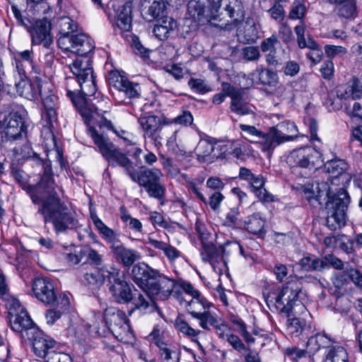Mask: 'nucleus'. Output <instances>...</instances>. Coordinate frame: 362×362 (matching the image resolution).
Returning a JSON list of instances; mask_svg holds the SVG:
<instances>
[{"mask_svg": "<svg viewBox=\"0 0 362 362\" xmlns=\"http://www.w3.org/2000/svg\"><path fill=\"white\" fill-rule=\"evenodd\" d=\"M26 138L24 141L18 140L12 144H16L13 152L16 156L31 159L42 168L43 173L39 182L27 188L32 202L38 205L37 214L42 216L45 223H52L57 233L76 228L78 221L75 211L68 207L56 191L57 185L54 181L51 161L40 158L33 151Z\"/></svg>", "mask_w": 362, "mask_h": 362, "instance_id": "1", "label": "nucleus"}, {"mask_svg": "<svg viewBox=\"0 0 362 362\" xmlns=\"http://www.w3.org/2000/svg\"><path fill=\"white\" fill-rule=\"evenodd\" d=\"M90 134L95 144L106 160L110 163L115 161L117 165L124 168L125 173L132 180L144 187L151 197L159 200L164 197L165 187L160 182L163 174L159 169L141 168L136 172L132 160L108 139L98 134L93 128L90 129Z\"/></svg>", "mask_w": 362, "mask_h": 362, "instance_id": "2", "label": "nucleus"}, {"mask_svg": "<svg viewBox=\"0 0 362 362\" xmlns=\"http://www.w3.org/2000/svg\"><path fill=\"white\" fill-rule=\"evenodd\" d=\"M305 199L316 207L325 202L326 224L331 230L341 228L346 223V211L350 203V197L346 189L340 188L332 192L327 182L316 183L312 189L305 190Z\"/></svg>", "mask_w": 362, "mask_h": 362, "instance_id": "3", "label": "nucleus"}, {"mask_svg": "<svg viewBox=\"0 0 362 362\" xmlns=\"http://www.w3.org/2000/svg\"><path fill=\"white\" fill-rule=\"evenodd\" d=\"M134 282L151 298L165 300L172 294L175 281L144 263L135 264L132 269Z\"/></svg>", "mask_w": 362, "mask_h": 362, "instance_id": "4", "label": "nucleus"}, {"mask_svg": "<svg viewBox=\"0 0 362 362\" xmlns=\"http://www.w3.org/2000/svg\"><path fill=\"white\" fill-rule=\"evenodd\" d=\"M78 85L81 88V95H76V93L71 90L67 91V95L71 100L73 104L83 118L85 123L88 127L89 134L91 136V128H93L98 134L95 125H97L100 129L103 127L110 129L112 126L111 122L107 120L97 107L89 105L85 98V96L94 95L97 90L94 76L82 81L81 83H78Z\"/></svg>", "mask_w": 362, "mask_h": 362, "instance_id": "5", "label": "nucleus"}, {"mask_svg": "<svg viewBox=\"0 0 362 362\" xmlns=\"http://www.w3.org/2000/svg\"><path fill=\"white\" fill-rule=\"evenodd\" d=\"M10 15L16 21V23L23 26L30 33L33 45H42L48 47L53 42L51 35V23L47 19H35L28 17V13H22L16 6H11Z\"/></svg>", "mask_w": 362, "mask_h": 362, "instance_id": "6", "label": "nucleus"}, {"mask_svg": "<svg viewBox=\"0 0 362 362\" xmlns=\"http://www.w3.org/2000/svg\"><path fill=\"white\" fill-rule=\"evenodd\" d=\"M304 296L302 283L291 279L283 286L276 297V308L286 317L298 315L305 309L301 300Z\"/></svg>", "mask_w": 362, "mask_h": 362, "instance_id": "7", "label": "nucleus"}, {"mask_svg": "<svg viewBox=\"0 0 362 362\" xmlns=\"http://www.w3.org/2000/svg\"><path fill=\"white\" fill-rule=\"evenodd\" d=\"M211 23L216 26L228 23L237 25L245 19L244 6L240 0H213L210 2Z\"/></svg>", "mask_w": 362, "mask_h": 362, "instance_id": "8", "label": "nucleus"}, {"mask_svg": "<svg viewBox=\"0 0 362 362\" xmlns=\"http://www.w3.org/2000/svg\"><path fill=\"white\" fill-rule=\"evenodd\" d=\"M26 112L23 109L11 112L2 121H0V129H2L10 139V144L18 140H23L27 137L28 119Z\"/></svg>", "mask_w": 362, "mask_h": 362, "instance_id": "9", "label": "nucleus"}, {"mask_svg": "<svg viewBox=\"0 0 362 362\" xmlns=\"http://www.w3.org/2000/svg\"><path fill=\"white\" fill-rule=\"evenodd\" d=\"M286 161L291 168H300L308 170L317 169L323 163L321 153L309 146L293 150Z\"/></svg>", "mask_w": 362, "mask_h": 362, "instance_id": "10", "label": "nucleus"}, {"mask_svg": "<svg viewBox=\"0 0 362 362\" xmlns=\"http://www.w3.org/2000/svg\"><path fill=\"white\" fill-rule=\"evenodd\" d=\"M57 44L60 49L81 57L86 56L95 48L93 40L83 33L59 37Z\"/></svg>", "mask_w": 362, "mask_h": 362, "instance_id": "11", "label": "nucleus"}, {"mask_svg": "<svg viewBox=\"0 0 362 362\" xmlns=\"http://www.w3.org/2000/svg\"><path fill=\"white\" fill-rule=\"evenodd\" d=\"M108 276L109 291L112 293L115 301L119 303H128L132 300V287L119 272L118 269H112Z\"/></svg>", "mask_w": 362, "mask_h": 362, "instance_id": "12", "label": "nucleus"}, {"mask_svg": "<svg viewBox=\"0 0 362 362\" xmlns=\"http://www.w3.org/2000/svg\"><path fill=\"white\" fill-rule=\"evenodd\" d=\"M104 320L109 329L118 335L130 334V325L125 313L115 308L104 311Z\"/></svg>", "mask_w": 362, "mask_h": 362, "instance_id": "13", "label": "nucleus"}, {"mask_svg": "<svg viewBox=\"0 0 362 362\" xmlns=\"http://www.w3.org/2000/svg\"><path fill=\"white\" fill-rule=\"evenodd\" d=\"M286 128H290L291 132H297L295 124L290 122H281L269 129V131L267 132V140L266 141V148L267 149L272 151L276 146L293 139L295 135L288 134L286 132Z\"/></svg>", "mask_w": 362, "mask_h": 362, "instance_id": "14", "label": "nucleus"}, {"mask_svg": "<svg viewBox=\"0 0 362 362\" xmlns=\"http://www.w3.org/2000/svg\"><path fill=\"white\" fill-rule=\"evenodd\" d=\"M27 338L32 341L33 351L37 356L47 359L49 353L55 352L52 349L56 346V341L38 329L27 333Z\"/></svg>", "mask_w": 362, "mask_h": 362, "instance_id": "15", "label": "nucleus"}, {"mask_svg": "<svg viewBox=\"0 0 362 362\" xmlns=\"http://www.w3.org/2000/svg\"><path fill=\"white\" fill-rule=\"evenodd\" d=\"M107 80L110 86L114 87L119 92H123L130 99L138 98L140 95L139 83L131 82L118 71H110Z\"/></svg>", "mask_w": 362, "mask_h": 362, "instance_id": "16", "label": "nucleus"}, {"mask_svg": "<svg viewBox=\"0 0 362 362\" xmlns=\"http://www.w3.org/2000/svg\"><path fill=\"white\" fill-rule=\"evenodd\" d=\"M33 291L35 297L45 305H51L59 299L54 291V286L45 279H36L33 284Z\"/></svg>", "mask_w": 362, "mask_h": 362, "instance_id": "17", "label": "nucleus"}, {"mask_svg": "<svg viewBox=\"0 0 362 362\" xmlns=\"http://www.w3.org/2000/svg\"><path fill=\"white\" fill-rule=\"evenodd\" d=\"M43 83L39 77H35L33 81L29 80L27 77L21 78L20 81L16 83V91L18 94L30 100H35L41 93L42 88L47 86Z\"/></svg>", "mask_w": 362, "mask_h": 362, "instance_id": "18", "label": "nucleus"}, {"mask_svg": "<svg viewBox=\"0 0 362 362\" xmlns=\"http://www.w3.org/2000/svg\"><path fill=\"white\" fill-rule=\"evenodd\" d=\"M11 315L10 323L11 329L16 332L21 333L23 338L27 337V333L30 330L37 329L33 325V322L23 308L18 313L9 312Z\"/></svg>", "mask_w": 362, "mask_h": 362, "instance_id": "19", "label": "nucleus"}, {"mask_svg": "<svg viewBox=\"0 0 362 362\" xmlns=\"http://www.w3.org/2000/svg\"><path fill=\"white\" fill-rule=\"evenodd\" d=\"M219 147V146H216V144L203 139L198 143L194 153L199 162L212 163L221 155Z\"/></svg>", "mask_w": 362, "mask_h": 362, "instance_id": "20", "label": "nucleus"}, {"mask_svg": "<svg viewBox=\"0 0 362 362\" xmlns=\"http://www.w3.org/2000/svg\"><path fill=\"white\" fill-rule=\"evenodd\" d=\"M110 247L113 257L125 267L132 266L139 257L135 250L125 247L119 240L112 243Z\"/></svg>", "mask_w": 362, "mask_h": 362, "instance_id": "21", "label": "nucleus"}, {"mask_svg": "<svg viewBox=\"0 0 362 362\" xmlns=\"http://www.w3.org/2000/svg\"><path fill=\"white\" fill-rule=\"evenodd\" d=\"M189 16L199 23H211L210 1L209 0H191L187 4Z\"/></svg>", "mask_w": 362, "mask_h": 362, "instance_id": "22", "label": "nucleus"}, {"mask_svg": "<svg viewBox=\"0 0 362 362\" xmlns=\"http://www.w3.org/2000/svg\"><path fill=\"white\" fill-rule=\"evenodd\" d=\"M44 88H42L41 93L38 95H40L44 111L42 112V118L47 122V124H52V122H57V113L56 110V100L57 98L48 93L45 92Z\"/></svg>", "mask_w": 362, "mask_h": 362, "instance_id": "23", "label": "nucleus"}, {"mask_svg": "<svg viewBox=\"0 0 362 362\" xmlns=\"http://www.w3.org/2000/svg\"><path fill=\"white\" fill-rule=\"evenodd\" d=\"M50 305L53 308L47 310L45 319L47 324L53 325L61 317L64 313L69 310L70 306L69 298L66 294L59 295L58 300Z\"/></svg>", "mask_w": 362, "mask_h": 362, "instance_id": "24", "label": "nucleus"}, {"mask_svg": "<svg viewBox=\"0 0 362 362\" xmlns=\"http://www.w3.org/2000/svg\"><path fill=\"white\" fill-rule=\"evenodd\" d=\"M349 168L348 163L342 159L336 158L328 160L325 164V170L330 175L332 178V182L337 178L341 177L342 182H348L351 180V176L346 173Z\"/></svg>", "mask_w": 362, "mask_h": 362, "instance_id": "25", "label": "nucleus"}, {"mask_svg": "<svg viewBox=\"0 0 362 362\" xmlns=\"http://www.w3.org/2000/svg\"><path fill=\"white\" fill-rule=\"evenodd\" d=\"M279 44L275 35L262 41L260 49L263 53H265V60L268 64L276 66L281 64L276 51V45Z\"/></svg>", "mask_w": 362, "mask_h": 362, "instance_id": "26", "label": "nucleus"}, {"mask_svg": "<svg viewBox=\"0 0 362 362\" xmlns=\"http://www.w3.org/2000/svg\"><path fill=\"white\" fill-rule=\"evenodd\" d=\"M177 28V22L170 17H162L156 21L153 28V33L160 40L168 38Z\"/></svg>", "mask_w": 362, "mask_h": 362, "instance_id": "27", "label": "nucleus"}, {"mask_svg": "<svg viewBox=\"0 0 362 362\" xmlns=\"http://www.w3.org/2000/svg\"><path fill=\"white\" fill-rule=\"evenodd\" d=\"M90 62L89 58H86L85 61L78 59L69 65V69L76 76L78 83H81L82 81L90 78L93 76Z\"/></svg>", "mask_w": 362, "mask_h": 362, "instance_id": "28", "label": "nucleus"}, {"mask_svg": "<svg viewBox=\"0 0 362 362\" xmlns=\"http://www.w3.org/2000/svg\"><path fill=\"white\" fill-rule=\"evenodd\" d=\"M132 2H126L117 11L116 25L122 31H129L132 23Z\"/></svg>", "mask_w": 362, "mask_h": 362, "instance_id": "29", "label": "nucleus"}, {"mask_svg": "<svg viewBox=\"0 0 362 362\" xmlns=\"http://www.w3.org/2000/svg\"><path fill=\"white\" fill-rule=\"evenodd\" d=\"M347 90L340 86L336 90L329 91L325 100V105L329 111H337L342 107V99H346Z\"/></svg>", "mask_w": 362, "mask_h": 362, "instance_id": "30", "label": "nucleus"}, {"mask_svg": "<svg viewBox=\"0 0 362 362\" xmlns=\"http://www.w3.org/2000/svg\"><path fill=\"white\" fill-rule=\"evenodd\" d=\"M182 290L188 295L192 297V299L190 300H187L181 298L180 299V302H185V307L187 309L188 308H194L196 305H202L203 308H205L206 306H209L206 300L202 297L199 292L198 290L195 289L192 285L188 282H182L180 285Z\"/></svg>", "mask_w": 362, "mask_h": 362, "instance_id": "31", "label": "nucleus"}, {"mask_svg": "<svg viewBox=\"0 0 362 362\" xmlns=\"http://www.w3.org/2000/svg\"><path fill=\"white\" fill-rule=\"evenodd\" d=\"M200 252L202 260L209 262L214 270L216 269V264L223 261L221 245L217 247L212 243H204V247H202Z\"/></svg>", "mask_w": 362, "mask_h": 362, "instance_id": "32", "label": "nucleus"}, {"mask_svg": "<svg viewBox=\"0 0 362 362\" xmlns=\"http://www.w3.org/2000/svg\"><path fill=\"white\" fill-rule=\"evenodd\" d=\"M139 123L145 135L148 137H153L161 127V119L156 115H149L141 117L139 119Z\"/></svg>", "mask_w": 362, "mask_h": 362, "instance_id": "33", "label": "nucleus"}, {"mask_svg": "<svg viewBox=\"0 0 362 362\" xmlns=\"http://www.w3.org/2000/svg\"><path fill=\"white\" fill-rule=\"evenodd\" d=\"M336 4L335 11L341 18H350L356 13V0H329Z\"/></svg>", "mask_w": 362, "mask_h": 362, "instance_id": "34", "label": "nucleus"}, {"mask_svg": "<svg viewBox=\"0 0 362 362\" xmlns=\"http://www.w3.org/2000/svg\"><path fill=\"white\" fill-rule=\"evenodd\" d=\"M84 261L79 267L81 271L87 269L89 266H93L95 269L103 268V256L98 251L91 248H84Z\"/></svg>", "mask_w": 362, "mask_h": 362, "instance_id": "35", "label": "nucleus"}, {"mask_svg": "<svg viewBox=\"0 0 362 362\" xmlns=\"http://www.w3.org/2000/svg\"><path fill=\"white\" fill-rule=\"evenodd\" d=\"M109 273L111 271L105 270L103 268L95 269L94 272L84 273L83 282L95 288L100 287L105 280L108 281Z\"/></svg>", "mask_w": 362, "mask_h": 362, "instance_id": "36", "label": "nucleus"}, {"mask_svg": "<svg viewBox=\"0 0 362 362\" xmlns=\"http://www.w3.org/2000/svg\"><path fill=\"white\" fill-rule=\"evenodd\" d=\"M194 308H188V313L194 317L199 320L200 327L203 329L209 330L210 327H214L218 320L209 311L196 312Z\"/></svg>", "mask_w": 362, "mask_h": 362, "instance_id": "37", "label": "nucleus"}, {"mask_svg": "<svg viewBox=\"0 0 362 362\" xmlns=\"http://www.w3.org/2000/svg\"><path fill=\"white\" fill-rule=\"evenodd\" d=\"M240 129L243 133V136L251 142L257 141V139H261L264 151H270L266 148V141L267 140V133L264 134L260 130H258L255 126L247 124H240Z\"/></svg>", "mask_w": 362, "mask_h": 362, "instance_id": "38", "label": "nucleus"}, {"mask_svg": "<svg viewBox=\"0 0 362 362\" xmlns=\"http://www.w3.org/2000/svg\"><path fill=\"white\" fill-rule=\"evenodd\" d=\"M238 40L243 44H249L255 42L258 37V30L253 22L246 21L243 30H239Z\"/></svg>", "mask_w": 362, "mask_h": 362, "instance_id": "39", "label": "nucleus"}, {"mask_svg": "<svg viewBox=\"0 0 362 362\" xmlns=\"http://www.w3.org/2000/svg\"><path fill=\"white\" fill-rule=\"evenodd\" d=\"M253 192L259 200L269 202L273 200V196L268 193L265 188H264V180L262 176H255L250 180Z\"/></svg>", "mask_w": 362, "mask_h": 362, "instance_id": "40", "label": "nucleus"}, {"mask_svg": "<svg viewBox=\"0 0 362 362\" xmlns=\"http://www.w3.org/2000/svg\"><path fill=\"white\" fill-rule=\"evenodd\" d=\"M154 343L158 346L160 356L165 362H179L180 351L177 349H170L167 344L158 339H155Z\"/></svg>", "mask_w": 362, "mask_h": 362, "instance_id": "41", "label": "nucleus"}, {"mask_svg": "<svg viewBox=\"0 0 362 362\" xmlns=\"http://www.w3.org/2000/svg\"><path fill=\"white\" fill-rule=\"evenodd\" d=\"M296 315L287 317L286 331L288 334L291 337L299 336L306 325L303 319L296 317Z\"/></svg>", "mask_w": 362, "mask_h": 362, "instance_id": "42", "label": "nucleus"}, {"mask_svg": "<svg viewBox=\"0 0 362 362\" xmlns=\"http://www.w3.org/2000/svg\"><path fill=\"white\" fill-rule=\"evenodd\" d=\"M332 341L325 334H317L309 338L307 346L310 351L315 352L321 348H327L332 344Z\"/></svg>", "mask_w": 362, "mask_h": 362, "instance_id": "43", "label": "nucleus"}, {"mask_svg": "<svg viewBox=\"0 0 362 362\" xmlns=\"http://www.w3.org/2000/svg\"><path fill=\"white\" fill-rule=\"evenodd\" d=\"M256 72L260 84L272 87L278 83L279 78L276 72L267 69H257Z\"/></svg>", "mask_w": 362, "mask_h": 362, "instance_id": "44", "label": "nucleus"}, {"mask_svg": "<svg viewBox=\"0 0 362 362\" xmlns=\"http://www.w3.org/2000/svg\"><path fill=\"white\" fill-rule=\"evenodd\" d=\"M246 230L252 234H261L264 231V221L260 218L258 214H254L247 217L245 221Z\"/></svg>", "mask_w": 362, "mask_h": 362, "instance_id": "45", "label": "nucleus"}, {"mask_svg": "<svg viewBox=\"0 0 362 362\" xmlns=\"http://www.w3.org/2000/svg\"><path fill=\"white\" fill-rule=\"evenodd\" d=\"M59 33L60 37L72 35L77 30V24L69 17H62L59 22Z\"/></svg>", "mask_w": 362, "mask_h": 362, "instance_id": "46", "label": "nucleus"}, {"mask_svg": "<svg viewBox=\"0 0 362 362\" xmlns=\"http://www.w3.org/2000/svg\"><path fill=\"white\" fill-rule=\"evenodd\" d=\"M223 264L226 265V258L230 255H241L245 256L243 247L238 242H228L223 246L221 245Z\"/></svg>", "mask_w": 362, "mask_h": 362, "instance_id": "47", "label": "nucleus"}, {"mask_svg": "<svg viewBox=\"0 0 362 362\" xmlns=\"http://www.w3.org/2000/svg\"><path fill=\"white\" fill-rule=\"evenodd\" d=\"M164 8L165 5L163 2L156 0L153 1L145 13L146 19L148 21H152L160 16H161V18L163 17Z\"/></svg>", "mask_w": 362, "mask_h": 362, "instance_id": "48", "label": "nucleus"}, {"mask_svg": "<svg viewBox=\"0 0 362 362\" xmlns=\"http://www.w3.org/2000/svg\"><path fill=\"white\" fill-rule=\"evenodd\" d=\"M175 326L177 329L182 333L184 335L188 337H195L198 336L200 333V330L195 329L192 328L187 321L182 319L181 317H177L175 322Z\"/></svg>", "mask_w": 362, "mask_h": 362, "instance_id": "49", "label": "nucleus"}, {"mask_svg": "<svg viewBox=\"0 0 362 362\" xmlns=\"http://www.w3.org/2000/svg\"><path fill=\"white\" fill-rule=\"evenodd\" d=\"M327 359L331 362H349L348 354L342 346H334L332 348L327 355Z\"/></svg>", "mask_w": 362, "mask_h": 362, "instance_id": "50", "label": "nucleus"}, {"mask_svg": "<svg viewBox=\"0 0 362 362\" xmlns=\"http://www.w3.org/2000/svg\"><path fill=\"white\" fill-rule=\"evenodd\" d=\"M274 4L271 8L268 10L270 16L277 21H282L285 17V12L284 9V3H286L288 0H274Z\"/></svg>", "mask_w": 362, "mask_h": 362, "instance_id": "51", "label": "nucleus"}, {"mask_svg": "<svg viewBox=\"0 0 362 362\" xmlns=\"http://www.w3.org/2000/svg\"><path fill=\"white\" fill-rule=\"evenodd\" d=\"M306 8L303 0H295L292 4L288 17L291 19H302L305 13Z\"/></svg>", "mask_w": 362, "mask_h": 362, "instance_id": "52", "label": "nucleus"}, {"mask_svg": "<svg viewBox=\"0 0 362 362\" xmlns=\"http://www.w3.org/2000/svg\"><path fill=\"white\" fill-rule=\"evenodd\" d=\"M130 302L132 303L134 307L131 309L129 314H131L134 309L146 310L149 306L148 302L146 300L143 294L135 288L132 293V300H131Z\"/></svg>", "mask_w": 362, "mask_h": 362, "instance_id": "53", "label": "nucleus"}, {"mask_svg": "<svg viewBox=\"0 0 362 362\" xmlns=\"http://www.w3.org/2000/svg\"><path fill=\"white\" fill-rule=\"evenodd\" d=\"M188 85L192 90L201 94H204L211 90L205 81L200 78H191L188 81Z\"/></svg>", "mask_w": 362, "mask_h": 362, "instance_id": "54", "label": "nucleus"}, {"mask_svg": "<svg viewBox=\"0 0 362 362\" xmlns=\"http://www.w3.org/2000/svg\"><path fill=\"white\" fill-rule=\"evenodd\" d=\"M84 248L74 252L65 254V259L69 265H76L84 261Z\"/></svg>", "mask_w": 362, "mask_h": 362, "instance_id": "55", "label": "nucleus"}, {"mask_svg": "<svg viewBox=\"0 0 362 362\" xmlns=\"http://www.w3.org/2000/svg\"><path fill=\"white\" fill-rule=\"evenodd\" d=\"M344 89L347 90V94H346V98L351 97L353 99L360 98L362 96V88L359 86L358 80L353 81L352 84L347 86H344Z\"/></svg>", "mask_w": 362, "mask_h": 362, "instance_id": "56", "label": "nucleus"}, {"mask_svg": "<svg viewBox=\"0 0 362 362\" xmlns=\"http://www.w3.org/2000/svg\"><path fill=\"white\" fill-rule=\"evenodd\" d=\"M242 55L247 61H255L260 57V52L257 47L248 46L243 48Z\"/></svg>", "mask_w": 362, "mask_h": 362, "instance_id": "57", "label": "nucleus"}, {"mask_svg": "<svg viewBox=\"0 0 362 362\" xmlns=\"http://www.w3.org/2000/svg\"><path fill=\"white\" fill-rule=\"evenodd\" d=\"M346 274L357 288L362 290V273L359 270L351 268L346 270Z\"/></svg>", "mask_w": 362, "mask_h": 362, "instance_id": "58", "label": "nucleus"}, {"mask_svg": "<svg viewBox=\"0 0 362 362\" xmlns=\"http://www.w3.org/2000/svg\"><path fill=\"white\" fill-rule=\"evenodd\" d=\"M325 52L327 57L334 58L336 56L346 54L347 50L342 46L327 45L325 46Z\"/></svg>", "mask_w": 362, "mask_h": 362, "instance_id": "59", "label": "nucleus"}, {"mask_svg": "<svg viewBox=\"0 0 362 362\" xmlns=\"http://www.w3.org/2000/svg\"><path fill=\"white\" fill-rule=\"evenodd\" d=\"M45 362H72L71 356L62 352L49 353Z\"/></svg>", "mask_w": 362, "mask_h": 362, "instance_id": "60", "label": "nucleus"}, {"mask_svg": "<svg viewBox=\"0 0 362 362\" xmlns=\"http://www.w3.org/2000/svg\"><path fill=\"white\" fill-rule=\"evenodd\" d=\"M226 340L235 350L239 352L246 350L245 344L237 335L230 333Z\"/></svg>", "mask_w": 362, "mask_h": 362, "instance_id": "61", "label": "nucleus"}, {"mask_svg": "<svg viewBox=\"0 0 362 362\" xmlns=\"http://www.w3.org/2000/svg\"><path fill=\"white\" fill-rule=\"evenodd\" d=\"M33 52L30 50H25L18 52L15 59H20L25 64L28 69H33Z\"/></svg>", "mask_w": 362, "mask_h": 362, "instance_id": "62", "label": "nucleus"}, {"mask_svg": "<svg viewBox=\"0 0 362 362\" xmlns=\"http://www.w3.org/2000/svg\"><path fill=\"white\" fill-rule=\"evenodd\" d=\"M214 328L216 329V332L220 339H226L230 334V328L223 321L218 320Z\"/></svg>", "mask_w": 362, "mask_h": 362, "instance_id": "63", "label": "nucleus"}, {"mask_svg": "<svg viewBox=\"0 0 362 362\" xmlns=\"http://www.w3.org/2000/svg\"><path fill=\"white\" fill-rule=\"evenodd\" d=\"M320 73L325 79H331L334 74V64L331 60H326L323 62Z\"/></svg>", "mask_w": 362, "mask_h": 362, "instance_id": "64", "label": "nucleus"}]
</instances>
